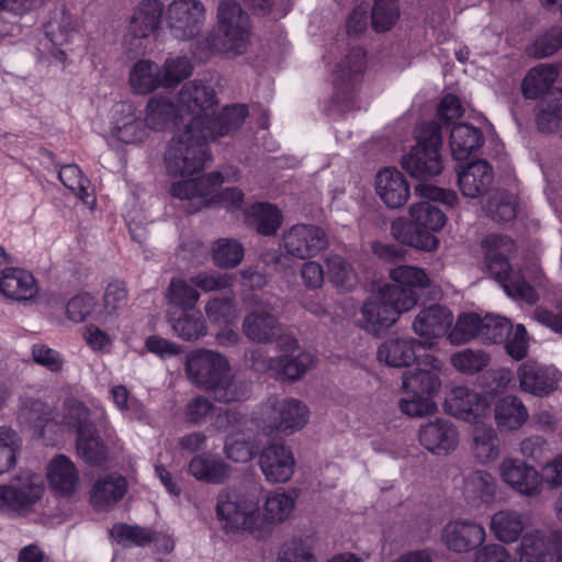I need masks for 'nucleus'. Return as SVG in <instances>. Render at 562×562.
<instances>
[{
  "mask_svg": "<svg viewBox=\"0 0 562 562\" xmlns=\"http://www.w3.org/2000/svg\"><path fill=\"white\" fill-rule=\"evenodd\" d=\"M179 115L187 119V133L195 131L198 137H225L238 131L248 116L244 104H234L217 111L213 88L198 80L187 82L178 93Z\"/></svg>",
  "mask_w": 562,
  "mask_h": 562,
  "instance_id": "1",
  "label": "nucleus"
},
{
  "mask_svg": "<svg viewBox=\"0 0 562 562\" xmlns=\"http://www.w3.org/2000/svg\"><path fill=\"white\" fill-rule=\"evenodd\" d=\"M415 192L430 201L412 204L409 207L411 221L407 222L402 217L396 218L391 224V234L402 244L431 251L438 246V239L434 233L440 231L447 222L443 211L432 202L438 201L448 206H453L458 201V195L453 190H446L426 183L418 184Z\"/></svg>",
  "mask_w": 562,
  "mask_h": 562,
  "instance_id": "2",
  "label": "nucleus"
},
{
  "mask_svg": "<svg viewBox=\"0 0 562 562\" xmlns=\"http://www.w3.org/2000/svg\"><path fill=\"white\" fill-rule=\"evenodd\" d=\"M217 22L222 36L210 33L194 45V54L201 60L215 53L243 54L249 43L250 21L248 14L234 0H222L217 7Z\"/></svg>",
  "mask_w": 562,
  "mask_h": 562,
  "instance_id": "3",
  "label": "nucleus"
},
{
  "mask_svg": "<svg viewBox=\"0 0 562 562\" xmlns=\"http://www.w3.org/2000/svg\"><path fill=\"white\" fill-rule=\"evenodd\" d=\"M220 137L200 138L195 131L179 130L165 151V166L169 176L186 178L200 175L210 157L206 144Z\"/></svg>",
  "mask_w": 562,
  "mask_h": 562,
  "instance_id": "4",
  "label": "nucleus"
},
{
  "mask_svg": "<svg viewBox=\"0 0 562 562\" xmlns=\"http://www.w3.org/2000/svg\"><path fill=\"white\" fill-rule=\"evenodd\" d=\"M216 515L222 528L229 532H248L262 538L259 501L235 490H223L217 496Z\"/></svg>",
  "mask_w": 562,
  "mask_h": 562,
  "instance_id": "5",
  "label": "nucleus"
},
{
  "mask_svg": "<svg viewBox=\"0 0 562 562\" xmlns=\"http://www.w3.org/2000/svg\"><path fill=\"white\" fill-rule=\"evenodd\" d=\"M417 143L402 157V167L413 178L427 180L442 170L440 148L442 135L437 122L423 124L416 135Z\"/></svg>",
  "mask_w": 562,
  "mask_h": 562,
  "instance_id": "6",
  "label": "nucleus"
},
{
  "mask_svg": "<svg viewBox=\"0 0 562 562\" xmlns=\"http://www.w3.org/2000/svg\"><path fill=\"white\" fill-rule=\"evenodd\" d=\"M308 408L295 398L271 396L254 413L257 426L267 435H290L307 423Z\"/></svg>",
  "mask_w": 562,
  "mask_h": 562,
  "instance_id": "7",
  "label": "nucleus"
},
{
  "mask_svg": "<svg viewBox=\"0 0 562 562\" xmlns=\"http://www.w3.org/2000/svg\"><path fill=\"white\" fill-rule=\"evenodd\" d=\"M403 294L400 290L381 286L378 293L369 297L362 305L361 326L371 334L391 327L402 313L414 308V299L411 294Z\"/></svg>",
  "mask_w": 562,
  "mask_h": 562,
  "instance_id": "8",
  "label": "nucleus"
},
{
  "mask_svg": "<svg viewBox=\"0 0 562 562\" xmlns=\"http://www.w3.org/2000/svg\"><path fill=\"white\" fill-rule=\"evenodd\" d=\"M44 492L41 475L22 471L9 484H0V513L11 517L27 516L34 512Z\"/></svg>",
  "mask_w": 562,
  "mask_h": 562,
  "instance_id": "9",
  "label": "nucleus"
},
{
  "mask_svg": "<svg viewBox=\"0 0 562 562\" xmlns=\"http://www.w3.org/2000/svg\"><path fill=\"white\" fill-rule=\"evenodd\" d=\"M364 57L362 48L352 47L334 70L333 103L338 111L348 112L357 108L356 87L358 77L366 67Z\"/></svg>",
  "mask_w": 562,
  "mask_h": 562,
  "instance_id": "10",
  "label": "nucleus"
},
{
  "mask_svg": "<svg viewBox=\"0 0 562 562\" xmlns=\"http://www.w3.org/2000/svg\"><path fill=\"white\" fill-rule=\"evenodd\" d=\"M327 245V236L321 227L295 224L282 234L279 249L286 257L304 260L317 256Z\"/></svg>",
  "mask_w": 562,
  "mask_h": 562,
  "instance_id": "11",
  "label": "nucleus"
},
{
  "mask_svg": "<svg viewBox=\"0 0 562 562\" xmlns=\"http://www.w3.org/2000/svg\"><path fill=\"white\" fill-rule=\"evenodd\" d=\"M166 21L175 37L191 40L204 24V4L200 0H172L166 10Z\"/></svg>",
  "mask_w": 562,
  "mask_h": 562,
  "instance_id": "12",
  "label": "nucleus"
},
{
  "mask_svg": "<svg viewBox=\"0 0 562 562\" xmlns=\"http://www.w3.org/2000/svg\"><path fill=\"white\" fill-rule=\"evenodd\" d=\"M226 371H229V363L224 356L216 351L200 349L187 356V378L191 383L205 391H210Z\"/></svg>",
  "mask_w": 562,
  "mask_h": 562,
  "instance_id": "13",
  "label": "nucleus"
},
{
  "mask_svg": "<svg viewBox=\"0 0 562 562\" xmlns=\"http://www.w3.org/2000/svg\"><path fill=\"white\" fill-rule=\"evenodd\" d=\"M443 371L445 363L441 359L432 355H426L416 369L403 373L402 389L411 395H423L432 398L441 387Z\"/></svg>",
  "mask_w": 562,
  "mask_h": 562,
  "instance_id": "14",
  "label": "nucleus"
},
{
  "mask_svg": "<svg viewBox=\"0 0 562 562\" xmlns=\"http://www.w3.org/2000/svg\"><path fill=\"white\" fill-rule=\"evenodd\" d=\"M225 177L222 172H211L207 176H193L181 178L170 187V194L188 202L189 212H198L209 205V196L216 188L224 183Z\"/></svg>",
  "mask_w": 562,
  "mask_h": 562,
  "instance_id": "15",
  "label": "nucleus"
},
{
  "mask_svg": "<svg viewBox=\"0 0 562 562\" xmlns=\"http://www.w3.org/2000/svg\"><path fill=\"white\" fill-rule=\"evenodd\" d=\"M486 539L485 528L477 521L456 519L441 530L443 546L456 553H467L481 547Z\"/></svg>",
  "mask_w": 562,
  "mask_h": 562,
  "instance_id": "16",
  "label": "nucleus"
},
{
  "mask_svg": "<svg viewBox=\"0 0 562 562\" xmlns=\"http://www.w3.org/2000/svg\"><path fill=\"white\" fill-rule=\"evenodd\" d=\"M280 352L276 379L295 381L315 366V357L311 352L300 351L299 342L292 336L281 337L277 344Z\"/></svg>",
  "mask_w": 562,
  "mask_h": 562,
  "instance_id": "17",
  "label": "nucleus"
},
{
  "mask_svg": "<svg viewBox=\"0 0 562 562\" xmlns=\"http://www.w3.org/2000/svg\"><path fill=\"white\" fill-rule=\"evenodd\" d=\"M498 472L502 481L521 495L533 497L542 492L540 473L522 460L505 458Z\"/></svg>",
  "mask_w": 562,
  "mask_h": 562,
  "instance_id": "18",
  "label": "nucleus"
},
{
  "mask_svg": "<svg viewBox=\"0 0 562 562\" xmlns=\"http://www.w3.org/2000/svg\"><path fill=\"white\" fill-rule=\"evenodd\" d=\"M243 334L257 344H271L279 341L281 337V324L272 313V308L266 304H256L243 319Z\"/></svg>",
  "mask_w": 562,
  "mask_h": 562,
  "instance_id": "19",
  "label": "nucleus"
},
{
  "mask_svg": "<svg viewBox=\"0 0 562 562\" xmlns=\"http://www.w3.org/2000/svg\"><path fill=\"white\" fill-rule=\"evenodd\" d=\"M486 261L490 274L503 286L509 296L521 299L529 304L537 301L533 288L527 283L520 273L512 270L504 254H492V257H486Z\"/></svg>",
  "mask_w": 562,
  "mask_h": 562,
  "instance_id": "20",
  "label": "nucleus"
},
{
  "mask_svg": "<svg viewBox=\"0 0 562 562\" xmlns=\"http://www.w3.org/2000/svg\"><path fill=\"white\" fill-rule=\"evenodd\" d=\"M259 468L270 483H285L294 474L295 459L290 448L270 443L259 454Z\"/></svg>",
  "mask_w": 562,
  "mask_h": 562,
  "instance_id": "21",
  "label": "nucleus"
},
{
  "mask_svg": "<svg viewBox=\"0 0 562 562\" xmlns=\"http://www.w3.org/2000/svg\"><path fill=\"white\" fill-rule=\"evenodd\" d=\"M453 323L452 313L442 305L423 308L413 322L414 333L420 337L423 347H431L434 341L449 333Z\"/></svg>",
  "mask_w": 562,
  "mask_h": 562,
  "instance_id": "22",
  "label": "nucleus"
},
{
  "mask_svg": "<svg viewBox=\"0 0 562 562\" xmlns=\"http://www.w3.org/2000/svg\"><path fill=\"white\" fill-rule=\"evenodd\" d=\"M445 406L450 415L476 425L480 418L486 415L488 402L486 396L465 386H456L451 390Z\"/></svg>",
  "mask_w": 562,
  "mask_h": 562,
  "instance_id": "23",
  "label": "nucleus"
},
{
  "mask_svg": "<svg viewBox=\"0 0 562 562\" xmlns=\"http://www.w3.org/2000/svg\"><path fill=\"white\" fill-rule=\"evenodd\" d=\"M517 376L522 392L540 397L553 392L559 384L555 369L531 360L519 364Z\"/></svg>",
  "mask_w": 562,
  "mask_h": 562,
  "instance_id": "24",
  "label": "nucleus"
},
{
  "mask_svg": "<svg viewBox=\"0 0 562 562\" xmlns=\"http://www.w3.org/2000/svg\"><path fill=\"white\" fill-rule=\"evenodd\" d=\"M420 445L436 456H446L453 451L459 442L454 425L442 418L428 422L418 431Z\"/></svg>",
  "mask_w": 562,
  "mask_h": 562,
  "instance_id": "25",
  "label": "nucleus"
},
{
  "mask_svg": "<svg viewBox=\"0 0 562 562\" xmlns=\"http://www.w3.org/2000/svg\"><path fill=\"white\" fill-rule=\"evenodd\" d=\"M111 136L124 144H135L147 137V125L131 102H121L115 106Z\"/></svg>",
  "mask_w": 562,
  "mask_h": 562,
  "instance_id": "26",
  "label": "nucleus"
},
{
  "mask_svg": "<svg viewBox=\"0 0 562 562\" xmlns=\"http://www.w3.org/2000/svg\"><path fill=\"white\" fill-rule=\"evenodd\" d=\"M494 181V170L485 160L471 161L458 169V186L462 194L477 199L487 193Z\"/></svg>",
  "mask_w": 562,
  "mask_h": 562,
  "instance_id": "27",
  "label": "nucleus"
},
{
  "mask_svg": "<svg viewBox=\"0 0 562 562\" xmlns=\"http://www.w3.org/2000/svg\"><path fill=\"white\" fill-rule=\"evenodd\" d=\"M375 191L390 209L403 206L411 195L405 176L395 168H384L375 177Z\"/></svg>",
  "mask_w": 562,
  "mask_h": 562,
  "instance_id": "28",
  "label": "nucleus"
},
{
  "mask_svg": "<svg viewBox=\"0 0 562 562\" xmlns=\"http://www.w3.org/2000/svg\"><path fill=\"white\" fill-rule=\"evenodd\" d=\"M422 341L413 337H391L382 342L376 351L380 362L393 368H406L417 360V348Z\"/></svg>",
  "mask_w": 562,
  "mask_h": 562,
  "instance_id": "29",
  "label": "nucleus"
},
{
  "mask_svg": "<svg viewBox=\"0 0 562 562\" xmlns=\"http://www.w3.org/2000/svg\"><path fill=\"white\" fill-rule=\"evenodd\" d=\"M162 14V4L158 0L139 3L130 18L125 37L131 40L147 38L158 29Z\"/></svg>",
  "mask_w": 562,
  "mask_h": 562,
  "instance_id": "30",
  "label": "nucleus"
},
{
  "mask_svg": "<svg viewBox=\"0 0 562 562\" xmlns=\"http://www.w3.org/2000/svg\"><path fill=\"white\" fill-rule=\"evenodd\" d=\"M528 526L526 515L517 509L503 508L495 512L490 519V530L501 543H514Z\"/></svg>",
  "mask_w": 562,
  "mask_h": 562,
  "instance_id": "31",
  "label": "nucleus"
},
{
  "mask_svg": "<svg viewBox=\"0 0 562 562\" xmlns=\"http://www.w3.org/2000/svg\"><path fill=\"white\" fill-rule=\"evenodd\" d=\"M557 532L549 536L540 530L525 533L517 549L518 562H552L553 554L558 551V543L554 541Z\"/></svg>",
  "mask_w": 562,
  "mask_h": 562,
  "instance_id": "32",
  "label": "nucleus"
},
{
  "mask_svg": "<svg viewBox=\"0 0 562 562\" xmlns=\"http://www.w3.org/2000/svg\"><path fill=\"white\" fill-rule=\"evenodd\" d=\"M0 292L13 301H29L37 294L38 286L30 271L7 268L1 272Z\"/></svg>",
  "mask_w": 562,
  "mask_h": 562,
  "instance_id": "33",
  "label": "nucleus"
},
{
  "mask_svg": "<svg viewBox=\"0 0 562 562\" xmlns=\"http://www.w3.org/2000/svg\"><path fill=\"white\" fill-rule=\"evenodd\" d=\"M391 283L384 286L395 288L405 294H411L414 299V307L418 302V290L430 286L431 280L426 271L417 266L400 265L390 270ZM404 294H401L403 296Z\"/></svg>",
  "mask_w": 562,
  "mask_h": 562,
  "instance_id": "34",
  "label": "nucleus"
},
{
  "mask_svg": "<svg viewBox=\"0 0 562 562\" xmlns=\"http://www.w3.org/2000/svg\"><path fill=\"white\" fill-rule=\"evenodd\" d=\"M495 477L484 470H475L463 476L462 495L471 506L491 503L496 495Z\"/></svg>",
  "mask_w": 562,
  "mask_h": 562,
  "instance_id": "35",
  "label": "nucleus"
},
{
  "mask_svg": "<svg viewBox=\"0 0 562 562\" xmlns=\"http://www.w3.org/2000/svg\"><path fill=\"white\" fill-rule=\"evenodd\" d=\"M47 479L52 488L61 495L75 493L79 484L75 463L64 454L56 456L48 463Z\"/></svg>",
  "mask_w": 562,
  "mask_h": 562,
  "instance_id": "36",
  "label": "nucleus"
},
{
  "mask_svg": "<svg viewBox=\"0 0 562 562\" xmlns=\"http://www.w3.org/2000/svg\"><path fill=\"white\" fill-rule=\"evenodd\" d=\"M44 32L52 44L50 54L58 60H64L66 54L59 47L68 44L76 34L72 16L64 10L54 12L45 24Z\"/></svg>",
  "mask_w": 562,
  "mask_h": 562,
  "instance_id": "37",
  "label": "nucleus"
},
{
  "mask_svg": "<svg viewBox=\"0 0 562 562\" xmlns=\"http://www.w3.org/2000/svg\"><path fill=\"white\" fill-rule=\"evenodd\" d=\"M188 470L198 481L210 484H222L232 474V468L226 462L207 453L194 456L189 462Z\"/></svg>",
  "mask_w": 562,
  "mask_h": 562,
  "instance_id": "38",
  "label": "nucleus"
},
{
  "mask_svg": "<svg viewBox=\"0 0 562 562\" xmlns=\"http://www.w3.org/2000/svg\"><path fill=\"white\" fill-rule=\"evenodd\" d=\"M528 417L527 407L517 396H504L495 404L494 418L497 428L502 431L519 429L528 420Z\"/></svg>",
  "mask_w": 562,
  "mask_h": 562,
  "instance_id": "39",
  "label": "nucleus"
},
{
  "mask_svg": "<svg viewBox=\"0 0 562 562\" xmlns=\"http://www.w3.org/2000/svg\"><path fill=\"white\" fill-rule=\"evenodd\" d=\"M295 497L291 493L277 491L268 495L265 502V514H261L262 538L270 535L273 526L283 522L292 514Z\"/></svg>",
  "mask_w": 562,
  "mask_h": 562,
  "instance_id": "40",
  "label": "nucleus"
},
{
  "mask_svg": "<svg viewBox=\"0 0 562 562\" xmlns=\"http://www.w3.org/2000/svg\"><path fill=\"white\" fill-rule=\"evenodd\" d=\"M471 452L481 464L494 462L499 456V439L496 430L484 424H476L471 434Z\"/></svg>",
  "mask_w": 562,
  "mask_h": 562,
  "instance_id": "41",
  "label": "nucleus"
},
{
  "mask_svg": "<svg viewBox=\"0 0 562 562\" xmlns=\"http://www.w3.org/2000/svg\"><path fill=\"white\" fill-rule=\"evenodd\" d=\"M168 321L172 333L186 341L198 340L206 335L207 327L200 311H170Z\"/></svg>",
  "mask_w": 562,
  "mask_h": 562,
  "instance_id": "42",
  "label": "nucleus"
},
{
  "mask_svg": "<svg viewBox=\"0 0 562 562\" xmlns=\"http://www.w3.org/2000/svg\"><path fill=\"white\" fill-rule=\"evenodd\" d=\"M179 105L165 95H156L148 100L145 122L148 128L164 131L177 123Z\"/></svg>",
  "mask_w": 562,
  "mask_h": 562,
  "instance_id": "43",
  "label": "nucleus"
},
{
  "mask_svg": "<svg viewBox=\"0 0 562 562\" xmlns=\"http://www.w3.org/2000/svg\"><path fill=\"white\" fill-rule=\"evenodd\" d=\"M483 144L482 132L465 123L454 125L450 133L451 155L456 160L467 159Z\"/></svg>",
  "mask_w": 562,
  "mask_h": 562,
  "instance_id": "44",
  "label": "nucleus"
},
{
  "mask_svg": "<svg viewBox=\"0 0 562 562\" xmlns=\"http://www.w3.org/2000/svg\"><path fill=\"white\" fill-rule=\"evenodd\" d=\"M127 483L121 475H108L95 482L91 503L97 509H106L117 503L126 493Z\"/></svg>",
  "mask_w": 562,
  "mask_h": 562,
  "instance_id": "45",
  "label": "nucleus"
},
{
  "mask_svg": "<svg viewBox=\"0 0 562 562\" xmlns=\"http://www.w3.org/2000/svg\"><path fill=\"white\" fill-rule=\"evenodd\" d=\"M76 451L89 465H102L108 460V447L99 436L95 425L76 436Z\"/></svg>",
  "mask_w": 562,
  "mask_h": 562,
  "instance_id": "46",
  "label": "nucleus"
},
{
  "mask_svg": "<svg viewBox=\"0 0 562 562\" xmlns=\"http://www.w3.org/2000/svg\"><path fill=\"white\" fill-rule=\"evenodd\" d=\"M246 220L258 234L272 236L282 224V214L270 203H256L247 211Z\"/></svg>",
  "mask_w": 562,
  "mask_h": 562,
  "instance_id": "47",
  "label": "nucleus"
},
{
  "mask_svg": "<svg viewBox=\"0 0 562 562\" xmlns=\"http://www.w3.org/2000/svg\"><path fill=\"white\" fill-rule=\"evenodd\" d=\"M562 77V65H539L528 71L521 82V91L527 99H537L547 91L557 78Z\"/></svg>",
  "mask_w": 562,
  "mask_h": 562,
  "instance_id": "48",
  "label": "nucleus"
},
{
  "mask_svg": "<svg viewBox=\"0 0 562 562\" xmlns=\"http://www.w3.org/2000/svg\"><path fill=\"white\" fill-rule=\"evenodd\" d=\"M130 82L133 90L139 94L162 88L160 67L150 60H138L130 72Z\"/></svg>",
  "mask_w": 562,
  "mask_h": 562,
  "instance_id": "49",
  "label": "nucleus"
},
{
  "mask_svg": "<svg viewBox=\"0 0 562 562\" xmlns=\"http://www.w3.org/2000/svg\"><path fill=\"white\" fill-rule=\"evenodd\" d=\"M167 304L175 311L195 310V304L200 299L196 288L184 279L172 278L166 291Z\"/></svg>",
  "mask_w": 562,
  "mask_h": 562,
  "instance_id": "50",
  "label": "nucleus"
},
{
  "mask_svg": "<svg viewBox=\"0 0 562 562\" xmlns=\"http://www.w3.org/2000/svg\"><path fill=\"white\" fill-rule=\"evenodd\" d=\"M215 401L220 403H233L246 400L249 396L248 383L226 371L220 381L210 389Z\"/></svg>",
  "mask_w": 562,
  "mask_h": 562,
  "instance_id": "51",
  "label": "nucleus"
},
{
  "mask_svg": "<svg viewBox=\"0 0 562 562\" xmlns=\"http://www.w3.org/2000/svg\"><path fill=\"white\" fill-rule=\"evenodd\" d=\"M482 316L477 313L465 312L458 315L452 329L447 334L448 341L453 346L480 339Z\"/></svg>",
  "mask_w": 562,
  "mask_h": 562,
  "instance_id": "52",
  "label": "nucleus"
},
{
  "mask_svg": "<svg viewBox=\"0 0 562 562\" xmlns=\"http://www.w3.org/2000/svg\"><path fill=\"white\" fill-rule=\"evenodd\" d=\"M562 121V86L552 91L544 100L537 115V125L541 132H553Z\"/></svg>",
  "mask_w": 562,
  "mask_h": 562,
  "instance_id": "53",
  "label": "nucleus"
},
{
  "mask_svg": "<svg viewBox=\"0 0 562 562\" xmlns=\"http://www.w3.org/2000/svg\"><path fill=\"white\" fill-rule=\"evenodd\" d=\"M212 258L215 266L222 269H233L241 262L244 247L237 239L220 238L213 245Z\"/></svg>",
  "mask_w": 562,
  "mask_h": 562,
  "instance_id": "54",
  "label": "nucleus"
},
{
  "mask_svg": "<svg viewBox=\"0 0 562 562\" xmlns=\"http://www.w3.org/2000/svg\"><path fill=\"white\" fill-rule=\"evenodd\" d=\"M329 281L344 291L351 290L357 283L352 266L339 255H329L326 258Z\"/></svg>",
  "mask_w": 562,
  "mask_h": 562,
  "instance_id": "55",
  "label": "nucleus"
},
{
  "mask_svg": "<svg viewBox=\"0 0 562 562\" xmlns=\"http://www.w3.org/2000/svg\"><path fill=\"white\" fill-rule=\"evenodd\" d=\"M451 366L463 374H475L490 363V356L480 349L467 348L450 356Z\"/></svg>",
  "mask_w": 562,
  "mask_h": 562,
  "instance_id": "56",
  "label": "nucleus"
},
{
  "mask_svg": "<svg viewBox=\"0 0 562 562\" xmlns=\"http://www.w3.org/2000/svg\"><path fill=\"white\" fill-rule=\"evenodd\" d=\"M22 448V440L16 431L8 426H0V474L10 471Z\"/></svg>",
  "mask_w": 562,
  "mask_h": 562,
  "instance_id": "57",
  "label": "nucleus"
},
{
  "mask_svg": "<svg viewBox=\"0 0 562 562\" xmlns=\"http://www.w3.org/2000/svg\"><path fill=\"white\" fill-rule=\"evenodd\" d=\"M160 71L162 88H171L190 77L193 72V66L187 57H169L165 60L162 67H160Z\"/></svg>",
  "mask_w": 562,
  "mask_h": 562,
  "instance_id": "58",
  "label": "nucleus"
},
{
  "mask_svg": "<svg viewBox=\"0 0 562 562\" xmlns=\"http://www.w3.org/2000/svg\"><path fill=\"white\" fill-rule=\"evenodd\" d=\"M61 423L76 431V436L94 426L89 408L81 402L68 400L64 404Z\"/></svg>",
  "mask_w": 562,
  "mask_h": 562,
  "instance_id": "59",
  "label": "nucleus"
},
{
  "mask_svg": "<svg viewBox=\"0 0 562 562\" xmlns=\"http://www.w3.org/2000/svg\"><path fill=\"white\" fill-rule=\"evenodd\" d=\"M111 537L123 546L143 547L154 540V532L139 526H130L126 524H116L110 530Z\"/></svg>",
  "mask_w": 562,
  "mask_h": 562,
  "instance_id": "60",
  "label": "nucleus"
},
{
  "mask_svg": "<svg viewBox=\"0 0 562 562\" xmlns=\"http://www.w3.org/2000/svg\"><path fill=\"white\" fill-rule=\"evenodd\" d=\"M510 322L499 315L486 314L482 317L480 340L498 344L509 337Z\"/></svg>",
  "mask_w": 562,
  "mask_h": 562,
  "instance_id": "61",
  "label": "nucleus"
},
{
  "mask_svg": "<svg viewBox=\"0 0 562 562\" xmlns=\"http://www.w3.org/2000/svg\"><path fill=\"white\" fill-rule=\"evenodd\" d=\"M398 16L396 0H375L371 12L372 27L376 32H386L396 23Z\"/></svg>",
  "mask_w": 562,
  "mask_h": 562,
  "instance_id": "62",
  "label": "nucleus"
},
{
  "mask_svg": "<svg viewBox=\"0 0 562 562\" xmlns=\"http://www.w3.org/2000/svg\"><path fill=\"white\" fill-rule=\"evenodd\" d=\"M52 408L38 400H29L23 403L19 412V419L34 428L43 429L52 419Z\"/></svg>",
  "mask_w": 562,
  "mask_h": 562,
  "instance_id": "63",
  "label": "nucleus"
},
{
  "mask_svg": "<svg viewBox=\"0 0 562 562\" xmlns=\"http://www.w3.org/2000/svg\"><path fill=\"white\" fill-rule=\"evenodd\" d=\"M517 203L513 194L507 191H497L488 200L487 213L498 222H508L516 216Z\"/></svg>",
  "mask_w": 562,
  "mask_h": 562,
  "instance_id": "64",
  "label": "nucleus"
}]
</instances>
